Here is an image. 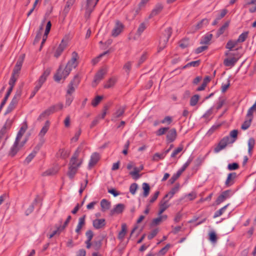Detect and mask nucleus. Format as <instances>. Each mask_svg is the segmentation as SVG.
<instances>
[{
  "label": "nucleus",
  "instance_id": "obj_1",
  "mask_svg": "<svg viewBox=\"0 0 256 256\" xmlns=\"http://www.w3.org/2000/svg\"><path fill=\"white\" fill-rule=\"evenodd\" d=\"M78 56L76 52H74L72 54L71 59L68 62L64 69L63 70L62 66H60L56 74L54 76L55 81L59 82L62 78H65L70 72L72 68H76L78 64L77 61Z\"/></svg>",
  "mask_w": 256,
  "mask_h": 256
},
{
  "label": "nucleus",
  "instance_id": "obj_2",
  "mask_svg": "<svg viewBox=\"0 0 256 256\" xmlns=\"http://www.w3.org/2000/svg\"><path fill=\"white\" fill-rule=\"evenodd\" d=\"M82 150V148L80 146L78 147L70 160L68 175L70 179L74 178L77 172L78 168L81 165L82 161L78 162V158Z\"/></svg>",
  "mask_w": 256,
  "mask_h": 256
},
{
  "label": "nucleus",
  "instance_id": "obj_3",
  "mask_svg": "<svg viewBox=\"0 0 256 256\" xmlns=\"http://www.w3.org/2000/svg\"><path fill=\"white\" fill-rule=\"evenodd\" d=\"M172 34V29L170 27L167 28L162 33L160 38L159 46L158 48V52L166 48L169 38Z\"/></svg>",
  "mask_w": 256,
  "mask_h": 256
},
{
  "label": "nucleus",
  "instance_id": "obj_4",
  "mask_svg": "<svg viewBox=\"0 0 256 256\" xmlns=\"http://www.w3.org/2000/svg\"><path fill=\"white\" fill-rule=\"evenodd\" d=\"M22 94V90L20 89L18 90L14 96L12 100L9 104L7 110L5 112V114L11 112L16 107V104L18 102V100Z\"/></svg>",
  "mask_w": 256,
  "mask_h": 256
},
{
  "label": "nucleus",
  "instance_id": "obj_5",
  "mask_svg": "<svg viewBox=\"0 0 256 256\" xmlns=\"http://www.w3.org/2000/svg\"><path fill=\"white\" fill-rule=\"evenodd\" d=\"M192 160V158H189L188 161L182 166L177 172L176 174L173 175L170 179L169 182L170 184H173L186 170L188 166L190 164Z\"/></svg>",
  "mask_w": 256,
  "mask_h": 256
},
{
  "label": "nucleus",
  "instance_id": "obj_6",
  "mask_svg": "<svg viewBox=\"0 0 256 256\" xmlns=\"http://www.w3.org/2000/svg\"><path fill=\"white\" fill-rule=\"evenodd\" d=\"M80 81V80L79 78L78 74H76L74 76L73 80L70 82L68 85V88L66 92V94H68L70 95L74 92V86H76L79 84Z\"/></svg>",
  "mask_w": 256,
  "mask_h": 256
},
{
  "label": "nucleus",
  "instance_id": "obj_7",
  "mask_svg": "<svg viewBox=\"0 0 256 256\" xmlns=\"http://www.w3.org/2000/svg\"><path fill=\"white\" fill-rule=\"evenodd\" d=\"M124 25L118 20L116 21L115 26L112 32V36L114 37L118 36L123 30Z\"/></svg>",
  "mask_w": 256,
  "mask_h": 256
},
{
  "label": "nucleus",
  "instance_id": "obj_8",
  "mask_svg": "<svg viewBox=\"0 0 256 256\" xmlns=\"http://www.w3.org/2000/svg\"><path fill=\"white\" fill-rule=\"evenodd\" d=\"M229 140V136L224 137L220 140L217 146L214 148V152L215 153H218L221 150L224 149L227 144L230 142Z\"/></svg>",
  "mask_w": 256,
  "mask_h": 256
},
{
  "label": "nucleus",
  "instance_id": "obj_9",
  "mask_svg": "<svg viewBox=\"0 0 256 256\" xmlns=\"http://www.w3.org/2000/svg\"><path fill=\"white\" fill-rule=\"evenodd\" d=\"M106 72L107 70L106 68H102L94 76L92 84L93 86H95L104 78Z\"/></svg>",
  "mask_w": 256,
  "mask_h": 256
},
{
  "label": "nucleus",
  "instance_id": "obj_10",
  "mask_svg": "<svg viewBox=\"0 0 256 256\" xmlns=\"http://www.w3.org/2000/svg\"><path fill=\"white\" fill-rule=\"evenodd\" d=\"M50 72V68L46 69L42 74L38 80L36 82V86L38 88H40L43 84L46 82L48 76Z\"/></svg>",
  "mask_w": 256,
  "mask_h": 256
},
{
  "label": "nucleus",
  "instance_id": "obj_11",
  "mask_svg": "<svg viewBox=\"0 0 256 256\" xmlns=\"http://www.w3.org/2000/svg\"><path fill=\"white\" fill-rule=\"evenodd\" d=\"M231 192L230 190H226L222 192L216 201V204L218 205L226 199L228 198L230 196Z\"/></svg>",
  "mask_w": 256,
  "mask_h": 256
},
{
  "label": "nucleus",
  "instance_id": "obj_12",
  "mask_svg": "<svg viewBox=\"0 0 256 256\" xmlns=\"http://www.w3.org/2000/svg\"><path fill=\"white\" fill-rule=\"evenodd\" d=\"M12 123V120H7L5 124L0 130V143L1 142L2 139L4 138V134L6 132L7 130L10 128Z\"/></svg>",
  "mask_w": 256,
  "mask_h": 256
},
{
  "label": "nucleus",
  "instance_id": "obj_13",
  "mask_svg": "<svg viewBox=\"0 0 256 256\" xmlns=\"http://www.w3.org/2000/svg\"><path fill=\"white\" fill-rule=\"evenodd\" d=\"M42 144H38L34 148L32 152L26 158L24 162V164H28L32 160L40 149Z\"/></svg>",
  "mask_w": 256,
  "mask_h": 256
},
{
  "label": "nucleus",
  "instance_id": "obj_14",
  "mask_svg": "<svg viewBox=\"0 0 256 256\" xmlns=\"http://www.w3.org/2000/svg\"><path fill=\"white\" fill-rule=\"evenodd\" d=\"M125 208V206L122 204H116L114 207L110 210V214L114 216V214H122Z\"/></svg>",
  "mask_w": 256,
  "mask_h": 256
},
{
  "label": "nucleus",
  "instance_id": "obj_15",
  "mask_svg": "<svg viewBox=\"0 0 256 256\" xmlns=\"http://www.w3.org/2000/svg\"><path fill=\"white\" fill-rule=\"evenodd\" d=\"M67 45H68L67 41L65 40H62L60 44H59L58 48H57V49L54 53V56L56 58H58L59 56H60V54H62V52L66 48Z\"/></svg>",
  "mask_w": 256,
  "mask_h": 256
},
{
  "label": "nucleus",
  "instance_id": "obj_16",
  "mask_svg": "<svg viewBox=\"0 0 256 256\" xmlns=\"http://www.w3.org/2000/svg\"><path fill=\"white\" fill-rule=\"evenodd\" d=\"M96 4V2L94 0H86V14L89 16L90 13L93 11L94 8Z\"/></svg>",
  "mask_w": 256,
  "mask_h": 256
},
{
  "label": "nucleus",
  "instance_id": "obj_17",
  "mask_svg": "<svg viewBox=\"0 0 256 256\" xmlns=\"http://www.w3.org/2000/svg\"><path fill=\"white\" fill-rule=\"evenodd\" d=\"M19 144V140H15V142L13 144V146L11 147L8 155L12 157L14 156L17 152L20 150V148L18 146Z\"/></svg>",
  "mask_w": 256,
  "mask_h": 256
},
{
  "label": "nucleus",
  "instance_id": "obj_18",
  "mask_svg": "<svg viewBox=\"0 0 256 256\" xmlns=\"http://www.w3.org/2000/svg\"><path fill=\"white\" fill-rule=\"evenodd\" d=\"M236 176L237 175L236 172L230 173L228 174L225 182V185L226 187H229L234 183L235 179L236 178Z\"/></svg>",
  "mask_w": 256,
  "mask_h": 256
},
{
  "label": "nucleus",
  "instance_id": "obj_19",
  "mask_svg": "<svg viewBox=\"0 0 256 256\" xmlns=\"http://www.w3.org/2000/svg\"><path fill=\"white\" fill-rule=\"evenodd\" d=\"M177 134L175 128L170 130L166 135V141L168 143L173 142L176 138Z\"/></svg>",
  "mask_w": 256,
  "mask_h": 256
},
{
  "label": "nucleus",
  "instance_id": "obj_20",
  "mask_svg": "<svg viewBox=\"0 0 256 256\" xmlns=\"http://www.w3.org/2000/svg\"><path fill=\"white\" fill-rule=\"evenodd\" d=\"M106 220L104 218L96 219L93 220L92 224L96 229H100L106 226Z\"/></svg>",
  "mask_w": 256,
  "mask_h": 256
},
{
  "label": "nucleus",
  "instance_id": "obj_21",
  "mask_svg": "<svg viewBox=\"0 0 256 256\" xmlns=\"http://www.w3.org/2000/svg\"><path fill=\"white\" fill-rule=\"evenodd\" d=\"M104 238V236H102L98 237L97 240L93 242L92 243V247L95 250L98 251L100 249Z\"/></svg>",
  "mask_w": 256,
  "mask_h": 256
},
{
  "label": "nucleus",
  "instance_id": "obj_22",
  "mask_svg": "<svg viewBox=\"0 0 256 256\" xmlns=\"http://www.w3.org/2000/svg\"><path fill=\"white\" fill-rule=\"evenodd\" d=\"M168 200H165L164 198L161 200L160 204V210L158 212V216L161 215L168 207Z\"/></svg>",
  "mask_w": 256,
  "mask_h": 256
},
{
  "label": "nucleus",
  "instance_id": "obj_23",
  "mask_svg": "<svg viewBox=\"0 0 256 256\" xmlns=\"http://www.w3.org/2000/svg\"><path fill=\"white\" fill-rule=\"evenodd\" d=\"M100 160V155L98 153L94 152L92 154L89 162L88 166L92 167L94 166Z\"/></svg>",
  "mask_w": 256,
  "mask_h": 256
},
{
  "label": "nucleus",
  "instance_id": "obj_24",
  "mask_svg": "<svg viewBox=\"0 0 256 256\" xmlns=\"http://www.w3.org/2000/svg\"><path fill=\"white\" fill-rule=\"evenodd\" d=\"M208 22L209 21L208 19H202L198 24L193 26L194 32L202 28L204 26L207 25L208 24Z\"/></svg>",
  "mask_w": 256,
  "mask_h": 256
},
{
  "label": "nucleus",
  "instance_id": "obj_25",
  "mask_svg": "<svg viewBox=\"0 0 256 256\" xmlns=\"http://www.w3.org/2000/svg\"><path fill=\"white\" fill-rule=\"evenodd\" d=\"M163 6L161 4H158L156 6L154 9L152 10V12L149 16V18H150L158 14L162 10Z\"/></svg>",
  "mask_w": 256,
  "mask_h": 256
},
{
  "label": "nucleus",
  "instance_id": "obj_26",
  "mask_svg": "<svg viewBox=\"0 0 256 256\" xmlns=\"http://www.w3.org/2000/svg\"><path fill=\"white\" fill-rule=\"evenodd\" d=\"M27 128L28 126L26 122H24L23 125L20 128L19 132H18L16 140H20L22 138V136H23V134H24V133L26 132Z\"/></svg>",
  "mask_w": 256,
  "mask_h": 256
},
{
  "label": "nucleus",
  "instance_id": "obj_27",
  "mask_svg": "<svg viewBox=\"0 0 256 256\" xmlns=\"http://www.w3.org/2000/svg\"><path fill=\"white\" fill-rule=\"evenodd\" d=\"M246 117L248 120H245L241 126V128L243 130H246L250 126L253 118V114H252V116H246Z\"/></svg>",
  "mask_w": 256,
  "mask_h": 256
},
{
  "label": "nucleus",
  "instance_id": "obj_28",
  "mask_svg": "<svg viewBox=\"0 0 256 256\" xmlns=\"http://www.w3.org/2000/svg\"><path fill=\"white\" fill-rule=\"evenodd\" d=\"M50 122L48 120H46L45 122L44 126L42 128V130H40V132H39L38 136L40 138H43L44 136L45 135V134L48 131L49 128H50Z\"/></svg>",
  "mask_w": 256,
  "mask_h": 256
},
{
  "label": "nucleus",
  "instance_id": "obj_29",
  "mask_svg": "<svg viewBox=\"0 0 256 256\" xmlns=\"http://www.w3.org/2000/svg\"><path fill=\"white\" fill-rule=\"evenodd\" d=\"M100 206L102 211L106 212L110 209V202L106 199H102L100 202Z\"/></svg>",
  "mask_w": 256,
  "mask_h": 256
},
{
  "label": "nucleus",
  "instance_id": "obj_30",
  "mask_svg": "<svg viewBox=\"0 0 256 256\" xmlns=\"http://www.w3.org/2000/svg\"><path fill=\"white\" fill-rule=\"evenodd\" d=\"M127 230L126 224H122V230L119 232L118 234V238L122 240L125 236Z\"/></svg>",
  "mask_w": 256,
  "mask_h": 256
},
{
  "label": "nucleus",
  "instance_id": "obj_31",
  "mask_svg": "<svg viewBox=\"0 0 256 256\" xmlns=\"http://www.w3.org/2000/svg\"><path fill=\"white\" fill-rule=\"evenodd\" d=\"M85 218L86 216L84 215L82 217H80L78 220V223L76 230V232L78 234L80 233L82 228L85 224Z\"/></svg>",
  "mask_w": 256,
  "mask_h": 256
},
{
  "label": "nucleus",
  "instance_id": "obj_32",
  "mask_svg": "<svg viewBox=\"0 0 256 256\" xmlns=\"http://www.w3.org/2000/svg\"><path fill=\"white\" fill-rule=\"evenodd\" d=\"M237 62V59L234 57L226 58L224 60V64L226 66H234L236 62Z\"/></svg>",
  "mask_w": 256,
  "mask_h": 256
},
{
  "label": "nucleus",
  "instance_id": "obj_33",
  "mask_svg": "<svg viewBox=\"0 0 256 256\" xmlns=\"http://www.w3.org/2000/svg\"><path fill=\"white\" fill-rule=\"evenodd\" d=\"M38 200H39V196H36V197L35 198L33 202L29 206L28 208L26 210L25 214L26 216L29 215L30 214H31L33 212V210H34V205L38 202Z\"/></svg>",
  "mask_w": 256,
  "mask_h": 256
},
{
  "label": "nucleus",
  "instance_id": "obj_34",
  "mask_svg": "<svg viewBox=\"0 0 256 256\" xmlns=\"http://www.w3.org/2000/svg\"><path fill=\"white\" fill-rule=\"evenodd\" d=\"M178 189H179L178 186H174L170 190V191L168 194L165 195L164 198L166 200L167 198L169 197V198L168 199L169 200L178 190Z\"/></svg>",
  "mask_w": 256,
  "mask_h": 256
},
{
  "label": "nucleus",
  "instance_id": "obj_35",
  "mask_svg": "<svg viewBox=\"0 0 256 256\" xmlns=\"http://www.w3.org/2000/svg\"><path fill=\"white\" fill-rule=\"evenodd\" d=\"M212 38V34H208L204 36L201 39L200 44H208Z\"/></svg>",
  "mask_w": 256,
  "mask_h": 256
},
{
  "label": "nucleus",
  "instance_id": "obj_36",
  "mask_svg": "<svg viewBox=\"0 0 256 256\" xmlns=\"http://www.w3.org/2000/svg\"><path fill=\"white\" fill-rule=\"evenodd\" d=\"M228 25H229V22H226L220 28V29L218 30L217 32V33H216V36L217 37H218L220 36L221 34H224V31L226 30L228 28Z\"/></svg>",
  "mask_w": 256,
  "mask_h": 256
},
{
  "label": "nucleus",
  "instance_id": "obj_37",
  "mask_svg": "<svg viewBox=\"0 0 256 256\" xmlns=\"http://www.w3.org/2000/svg\"><path fill=\"white\" fill-rule=\"evenodd\" d=\"M142 189L144 190L143 196L144 197H147L150 193V186L149 184L146 182H144L142 184Z\"/></svg>",
  "mask_w": 256,
  "mask_h": 256
},
{
  "label": "nucleus",
  "instance_id": "obj_38",
  "mask_svg": "<svg viewBox=\"0 0 256 256\" xmlns=\"http://www.w3.org/2000/svg\"><path fill=\"white\" fill-rule=\"evenodd\" d=\"M146 24L145 22L141 23L140 24V26L137 30V31L136 32V35L140 36L144 32V31L146 29Z\"/></svg>",
  "mask_w": 256,
  "mask_h": 256
},
{
  "label": "nucleus",
  "instance_id": "obj_39",
  "mask_svg": "<svg viewBox=\"0 0 256 256\" xmlns=\"http://www.w3.org/2000/svg\"><path fill=\"white\" fill-rule=\"evenodd\" d=\"M255 144V140L254 138H251L248 140V154L251 155L252 153V150L254 148V146Z\"/></svg>",
  "mask_w": 256,
  "mask_h": 256
},
{
  "label": "nucleus",
  "instance_id": "obj_40",
  "mask_svg": "<svg viewBox=\"0 0 256 256\" xmlns=\"http://www.w3.org/2000/svg\"><path fill=\"white\" fill-rule=\"evenodd\" d=\"M58 170L56 168L49 169L42 174L43 176H52L56 174Z\"/></svg>",
  "mask_w": 256,
  "mask_h": 256
},
{
  "label": "nucleus",
  "instance_id": "obj_41",
  "mask_svg": "<svg viewBox=\"0 0 256 256\" xmlns=\"http://www.w3.org/2000/svg\"><path fill=\"white\" fill-rule=\"evenodd\" d=\"M12 88H8V91L7 92H6V94L1 104H0V111L1 110L2 108V107L4 106L9 96L10 95L11 92H12Z\"/></svg>",
  "mask_w": 256,
  "mask_h": 256
},
{
  "label": "nucleus",
  "instance_id": "obj_42",
  "mask_svg": "<svg viewBox=\"0 0 256 256\" xmlns=\"http://www.w3.org/2000/svg\"><path fill=\"white\" fill-rule=\"evenodd\" d=\"M228 204H227V205L224 206V207L220 208L219 210L216 212L214 214V218H217V217H218V216H222L224 212V211L226 210V208L228 207Z\"/></svg>",
  "mask_w": 256,
  "mask_h": 256
},
{
  "label": "nucleus",
  "instance_id": "obj_43",
  "mask_svg": "<svg viewBox=\"0 0 256 256\" xmlns=\"http://www.w3.org/2000/svg\"><path fill=\"white\" fill-rule=\"evenodd\" d=\"M238 43L237 40H230L227 42L226 48L230 50H232L236 46Z\"/></svg>",
  "mask_w": 256,
  "mask_h": 256
},
{
  "label": "nucleus",
  "instance_id": "obj_44",
  "mask_svg": "<svg viewBox=\"0 0 256 256\" xmlns=\"http://www.w3.org/2000/svg\"><path fill=\"white\" fill-rule=\"evenodd\" d=\"M200 96L198 94H195L192 96L190 100V105L191 106H194L198 103Z\"/></svg>",
  "mask_w": 256,
  "mask_h": 256
},
{
  "label": "nucleus",
  "instance_id": "obj_45",
  "mask_svg": "<svg viewBox=\"0 0 256 256\" xmlns=\"http://www.w3.org/2000/svg\"><path fill=\"white\" fill-rule=\"evenodd\" d=\"M200 60H196V61H192V62H188V64H187L186 65H185L184 66L182 67V68H186L188 67H189V66H194V67H196V66H198L200 64Z\"/></svg>",
  "mask_w": 256,
  "mask_h": 256
},
{
  "label": "nucleus",
  "instance_id": "obj_46",
  "mask_svg": "<svg viewBox=\"0 0 256 256\" xmlns=\"http://www.w3.org/2000/svg\"><path fill=\"white\" fill-rule=\"evenodd\" d=\"M248 32H244L242 33L240 35L238 36V38L237 42H244L246 40V38H248Z\"/></svg>",
  "mask_w": 256,
  "mask_h": 256
},
{
  "label": "nucleus",
  "instance_id": "obj_47",
  "mask_svg": "<svg viewBox=\"0 0 256 256\" xmlns=\"http://www.w3.org/2000/svg\"><path fill=\"white\" fill-rule=\"evenodd\" d=\"M189 45V40L188 38H184L179 42V46L182 48H185Z\"/></svg>",
  "mask_w": 256,
  "mask_h": 256
},
{
  "label": "nucleus",
  "instance_id": "obj_48",
  "mask_svg": "<svg viewBox=\"0 0 256 256\" xmlns=\"http://www.w3.org/2000/svg\"><path fill=\"white\" fill-rule=\"evenodd\" d=\"M124 112V108H119L116 112L114 114V116L115 118H118L123 115Z\"/></svg>",
  "mask_w": 256,
  "mask_h": 256
},
{
  "label": "nucleus",
  "instance_id": "obj_49",
  "mask_svg": "<svg viewBox=\"0 0 256 256\" xmlns=\"http://www.w3.org/2000/svg\"><path fill=\"white\" fill-rule=\"evenodd\" d=\"M74 4V0H68L66 4V5L64 8V12L65 14L68 13L69 12L70 8Z\"/></svg>",
  "mask_w": 256,
  "mask_h": 256
},
{
  "label": "nucleus",
  "instance_id": "obj_50",
  "mask_svg": "<svg viewBox=\"0 0 256 256\" xmlns=\"http://www.w3.org/2000/svg\"><path fill=\"white\" fill-rule=\"evenodd\" d=\"M116 79L112 78H110L107 82V83L105 84L104 88H110L112 86L116 83Z\"/></svg>",
  "mask_w": 256,
  "mask_h": 256
},
{
  "label": "nucleus",
  "instance_id": "obj_51",
  "mask_svg": "<svg viewBox=\"0 0 256 256\" xmlns=\"http://www.w3.org/2000/svg\"><path fill=\"white\" fill-rule=\"evenodd\" d=\"M168 129V128H161L156 132V134L158 136H161L164 134Z\"/></svg>",
  "mask_w": 256,
  "mask_h": 256
},
{
  "label": "nucleus",
  "instance_id": "obj_52",
  "mask_svg": "<svg viewBox=\"0 0 256 256\" xmlns=\"http://www.w3.org/2000/svg\"><path fill=\"white\" fill-rule=\"evenodd\" d=\"M138 188V185L137 184L133 183V184H131V185L130 186V192L132 194L134 195L136 194Z\"/></svg>",
  "mask_w": 256,
  "mask_h": 256
},
{
  "label": "nucleus",
  "instance_id": "obj_53",
  "mask_svg": "<svg viewBox=\"0 0 256 256\" xmlns=\"http://www.w3.org/2000/svg\"><path fill=\"white\" fill-rule=\"evenodd\" d=\"M166 154L163 152L162 154L156 153L153 158V160L156 161H158L159 159H163Z\"/></svg>",
  "mask_w": 256,
  "mask_h": 256
},
{
  "label": "nucleus",
  "instance_id": "obj_54",
  "mask_svg": "<svg viewBox=\"0 0 256 256\" xmlns=\"http://www.w3.org/2000/svg\"><path fill=\"white\" fill-rule=\"evenodd\" d=\"M18 76L12 74L11 78L9 82V84L10 85V88H12V90L14 86L15 82L18 78Z\"/></svg>",
  "mask_w": 256,
  "mask_h": 256
},
{
  "label": "nucleus",
  "instance_id": "obj_55",
  "mask_svg": "<svg viewBox=\"0 0 256 256\" xmlns=\"http://www.w3.org/2000/svg\"><path fill=\"white\" fill-rule=\"evenodd\" d=\"M50 114H51L50 113V112L48 110V109H46V110H45L44 112H43L38 116V120H42V119H43L45 117L47 116H50Z\"/></svg>",
  "mask_w": 256,
  "mask_h": 256
},
{
  "label": "nucleus",
  "instance_id": "obj_56",
  "mask_svg": "<svg viewBox=\"0 0 256 256\" xmlns=\"http://www.w3.org/2000/svg\"><path fill=\"white\" fill-rule=\"evenodd\" d=\"M102 96H98L96 98L92 101V104L94 106H96L102 99Z\"/></svg>",
  "mask_w": 256,
  "mask_h": 256
},
{
  "label": "nucleus",
  "instance_id": "obj_57",
  "mask_svg": "<svg viewBox=\"0 0 256 256\" xmlns=\"http://www.w3.org/2000/svg\"><path fill=\"white\" fill-rule=\"evenodd\" d=\"M110 52V50H106L103 53L101 54H100L97 58H94L93 60H92V62L94 64H96L97 62H98L99 61V60L100 58H101L103 56H105L106 54H109Z\"/></svg>",
  "mask_w": 256,
  "mask_h": 256
},
{
  "label": "nucleus",
  "instance_id": "obj_58",
  "mask_svg": "<svg viewBox=\"0 0 256 256\" xmlns=\"http://www.w3.org/2000/svg\"><path fill=\"white\" fill-rule=\"evenodd\" d=\"M238 168H239L238 164L236 162L230 164L228 166V168L230 170H237Z\"/></svg>",
  "mask_w": 256,
  "mask_h": 256
},
{
  "label": "nucleus",
  "instance_id": "obj_59",
  "mask_svg": "<svg viewBox=\"0 0 256 256\" xmlns=\"http://www.w3.org/2000/svg\"><path fill=\"white\" fill-rule=\"evenodd\" d=\"M73 96L70 94H66V106H69L72 104L73 100Z\"/></svg>",
  "mask_w": 256,
  "mask_h": 256
},
{
  "label": "nucleus",
  "instance_id": "obj_60",
  "mask_svg": "<svg viewBox=\"0 0 256 256\" xmlns=\"http://www.w3.org/2000/svg\"><path fill=\"white\" fill-rule=\"evenodd\" d=\"M238 130H234L230 132V136L231 138H234V140L232 141V142H234L238 136Z\"/></svg>",
  "mask_w": 256,
  "mask_h": 256
},
{
  "label": "nucleus",
  "instance_id": "obj_61",
  "mask_svg": "<svg viewBox=\"0 0 256 256\" xmlns=\"http://www.w3.org/2000/svg\"><path fill=\"white\" fill-rule=\"evenodd\" d=\"M183 149L182 146H180L176 149L171 154V158H174L178 154L182 151Z\"/></svg>",
  "mask_w": 256,
  "mask_h": 256
},
{
  "label": "nucleus",
  "instance_id": "obj_62",
  "mask_svg": "<svg viewBox=\"0 0 256 256\" xmlns=\"http://www.w3.org/2000/svg\"><path fill=\"white\" fill-rule=\"evenodd\" d=\"M158 230L155 229L151 232L148 235V240H152L153 238L158 233Z\"/></svg>",
  "mask_w": 256,
  "mask_h": 256
},
{
  "label": "nucleus",
  "instance_id": "obj_63",
  "mask_svg": "<svg viewBox=\"0 0 256 256\" xmlns=\"http://www.w3.org/2000/svg\"><path fill=\"white\" fill-rule=\"evenodd\" d=\"M230 86V80H228L226 84H222V89H221L222 92H224L227 90V89L229 88Z\"/></svg>",
  "mask_w": 256,
  "mask_h": 256
},
{
  "label": "nucleus",
  "instance_id": "obj_64",
  "mask_svg": "<svg viewBox=\"0 0 256 256\" xmlns=\"http://www.w3.org/2000/svg\"><path fill=\"white\" fill-rule=\"evenodd\" d=\"M162 221L161 220V218L158 216V218H154L152 222V224L154 226L158 225Z\"/></svg>",
  "mask_w": 256,
  "mask_h": 256
}]
</instances>
